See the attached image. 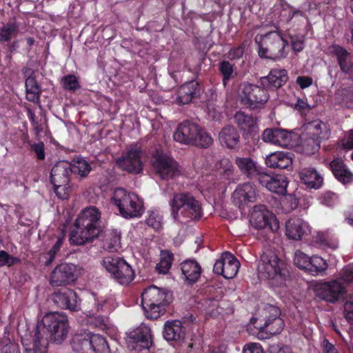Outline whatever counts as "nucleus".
I'll list each match as a JSON object with an SVG mask.
<instances>
[{
    "instance_id": "nucleus-55",
    "label": "nucleus",
    "mask_w": 353,
    "mask_h": 353,
    "mask_svg": "<svg viewBox=\"0 0 353 353\" xmlns=\"http://www.w3.org/2000/svg\"><path fill=\"white\" fill-rule=\"evenodd\" d=\"M63 238L59 237L57 239L55 244L53 245V247L49 250V252L47 254V260L45 262L46 265L48 266L53 262V261L55 259L56 254L59 251L60 248L63 244Z\"/></svg>"
},
{
    "instance_id": "nucleus-26",
    "label": "nucleus",
    "mask_w": 353,
    "mask_h": 353,
    "mask_svg": "<svg viewBox=\"0 0 353 353\" xmlns=\"http://www.w3.org/2000/svg\"><path fill=\"white\" fill-rule=\"evenodd\" d=\"M234 120L239 130L243 132V136L250 135L252 138H259L256 121L252 115L238 111L234 116Z\"/></svg>"
},
{
    "instance_id": "nucleus-18",
    "label": "nucleus",
    "mask_w": 353,
    "mask_h": 353,
    "mask_svg": "<svg viewBox=\"0 0 353 353\" xmlns=\"http://www.w3.org/2000/svg\"><path fill=\"white\" fill-rule=\"evenodd\" d=\"M318 296L327 302L335 303L343 299L346 293L344 283L340 279L321 283L317 289Z\"/></svg>"
},
{
    "instance_id": "nucleus-63",
    "label": "nucleus",
    "mask_w": 353,
    "mask_h": 353,
    "mask_svg": "<svg viewBox=\"0 0 353 353\" xmlns=\"http://www.w3.org/2000/svg\"><path fill=\"white\" fill-rule=\"evenodd\" d=\"M341 147L343 149H353V129L350 130L346 137L341 140Z\"/></svg>"
},
{
    "instance_id": "nucleus-62",
    "label": "nucleus",
    "mask_w": 353,
    "mask_h": 353,
    "mask_svg": "<svg viewBox=\"0 0 353 353\" xmlns=\"http://www.w3.org/2000/svg\"><path fill=\"white\" fill-rule=\"evenodd\" d=\"M279 162V169H286L292 163V159L288 153L281 152Z\"/></svg>"
},
{
    "instance_id": "nucleus-57",
    "label": "nucleus",
    "mask_w": 353,
    "mask_h": 353,
    "mask_svg": "<svg viewBox=\"0 0 353 353\" xmlns=\"http://www.w3.org/2000/svg\"><path fill=\"white\" fill-rule=\"evenodd\" d=\"M340 279L347 284H353V265H347L341 272Z\"/></svg>"
},
{
    "instance_id": "nucleus-14",
    "label": "nucleus",
    "mask_w": 353,
    "mask_h": 353,
    "mask_svg": "<svg viewBox=\"0 0 353 353\" xmlns=\"http://www.w3.org/2000/svg\"><path fill=\"white\" fill-rule=\"evenodd\" d=\"M171 302V294L154 285L145 289L141 294L143 309H146L147 307L151 308L164 307Z\"/></svg>"
},
{
    "instance_id": "nucleus-35",
    "label": "nucleus",
    "mask_w": 353,
    "mask_h": 353,
    "mask_svg": "<svg viewBox=\"0 0 353 353\" xmlns=\"http://www.w3.org/2000/svg\"><path fill=\"white\" fill-rule=\"evenodd\" d=\"M91 332L84 331L73 336L71 346L77 352L88 353L91 350Z\"/></svg>"
},
{
    "instance_id": "nucleus-23",
    "label": "nucleus",
    "mask_w": 353,
    "mask_h": 353,
    "mask_svg": "<svg viewBox=\"0 0 353 353\" xmlns=\"http://www.w3.org/2000/svg\"><path fill=\"white\" fill-rule=\"evenodd\" d=\"M201 93V86L197 81L186 82L179 88L175 102L178 105L188 104L192 99L199 97Z\"/></svg>"
},
{
    "instance_id": "nucleus-5",
    "label": "nucleus",
    "mask_w": 353,
    "mask_h": 353,
    "mask_svg": "<svg viewBox=\"0 0 353 353\" xmlns=\"http://www.w3.org/2000/svg\"><path fill=\"white\" fill-rule=\"evenodd\" d=\"M111 201L125 218L137 217L143 212V203L138 196L133 192H128L123 188H117L114 190Z\"/></svg>"
},
{
    "instance_id": "nucleus-7",
    "label": "nucleus",
    "mask_w": 353,
    "mask_h": 353,
    "mask_svg": "<svg viewBox=\"0 0 353 353\" xmlns=\"http://www.w3.org/2000/svg\"><path fill=\"white\" fill-rule=\"evenodd\" d=\"M239 96L241 103L252 110L263 108L270 97L265 88L248 82H243L239 85Z\"/></svg>"
},
{
    "instance_id": "nucleus-36",
    "label": "nucleus",
    "mask_w": 353,
    "mask_h": 353,
    "mask_svg": "<svg viewBox=\"0 0 353 353\" xmlns=\"http://www.w3.org/2000/svg\"><path fill=\"white\" fill-rule=\"evenodd\" d=\"M182 274L190 283L196 282L201 275V268L196 261L189 259L181 264Z\"/></svg>"
},
{
    "instance_id": "nucleus-38",
    "label": "nucleus",
    "mask_w": 353,
    "mask_h": 353,
    "mask_svg": "<svg viewBox=\"0 0 353 353\" xmlns=\"http://www.w3.org/2000/svg\"><path fill=\"white\" fill-rule=\"evenodd\" d=\"M25 85L27 100L33 103H39L40 101L41 88L38 85L35 77L30 75L26 79Z\"/></svg>"
},
{
    "instance_id": "nucleus-34",
    "label": "nucleus",
    "mask_w": 353,
    "mask_h": 353,
    "mask_svg": "<svg viewBox=\"0 0 353 353\" xmlns=\"http://www.w3.org/2000/svg\"><path fill=\"white\" fill-rule=\"evenodd\" d=\"M81 323L83 325L99 327L102 330H108L112 328V324L110 323L109 317L97 313L91 314L90 311H88V313H85V316L83 318Z\"/></svg>"
},
{
    "instance_id": "nucleus-39",
    "label": "nucleus",
    "mask_w": 353,
    "mask_h": 353,
    "mask_svg": "<svg viewBox=\"0 0 353 353\" xmlns=\"http://www.w3.org/2000/svg\"><path fill=\"white\" fill-rule=\"evenodd\" d=\"M321 141L313 136H309L305 132L301 138L299 148L301 152L306 154H312L318 152L321 147Z\"/></svg>"
},
{
    "instance_id": "nucleus-10",
    "label": "nucleus",
    "mask_w": 353,
    "mask_h": 353,
    "mask_svg": "<svg viewBox=\"0 0 353 353\" xmlns=\"http://www.w3.org/2000/svg\"><path fill=\"white\" fill-rule=\"evenodd\" d=\"M285 319L281 310H274V313L265 314L263 316H252L250 323L260 332L275 335L281 332L285 326Z\"/></svg>"
},
{
    "instance_id": "nucleus-15",
    "label": "nucleus",
    "mask_w": 353,
    "mask_h": 353,
    "mask_svg": "<svg viewBox=\"0 0 353 353\" xmlns=\"http://www.w3.org/2000/svg\"><path fill=\"white\" fill-rule=\"evenodd\" d=\"M142 152L137 145L131 146L126 149L117 161V165L122 170L132 174H139L143 170L141 162Z\"/></svg>"
},
{
    "instance_id": "nucleus-49",
    "label": "nucleus",
    "mask_w": 353,
    "mask_h": 353,
    "mask_svg": "<svg viewBox=\"0 0 353 353\" xmlns=\"http://www.w3.org/2000/svg\"><path fill=\"white\" fill-rule=\"evenodd\" d=\"M213 143V139L205 131L199 128V133L192 145L201 148H208Z\"/></svg>"
},
{
    "instance_id": "nucleus-33",
    "label": "nucleus",
    "mask_w": 353,
    "mask_h": 353,
    "mask_svg": "<svg viewBox=\"0 0 353 353\" xmlns=\"http://www.w3.org/2000/svg\"><path fill=\"white\" fill-rule=\"evenodd\" d=\"M299 176L307 188L319 189L323 184V177L314 168H304L299 171Z\"/></svg>"
},
{
    "instance_id": "nucleus-21",
    "label": "nucleus",
    "mask_w": 353,
    "mask_h": 353,
    "mask_svg": "<svg viewBox=\"0 0 353 353\" xmlns=\"http://www.w3.org/2000/svg\"><path fill=\"white\" fill-rule=\"evenodd\" d=\"M199 125L190 121H184L178 125L173 137L176 141L185 144H192L199 133Z\"/></svg>"
},
{
    "instance_id": "nucleus-59",
    "label": "nucleus",
    "mask_w": 353,
    "mask_h": 353,
    "mask_svg": "<svg viewBox=\"0 0 353 353\" xmlns=\"http://www.w3.org/2000/svg\"><path fill=\"white\" fill-rule=\"evenodd\" d=\"M281 155V152H274L268 155L265 159V164L270 168H279Z\"/></svg>"
},
{
    "instance_id": "nucleus-46",
    "label": "nucleus",
    "mask_w": 353,
    "mask_h": 353,
    "mask_svg": "<svg viewBox=\"0 0 353 353\" xmlns=\"http://www.w3.org/2000/svg\"><path fill=\"white\" fill-rule=\"evenodd\" d=\"M120 234L112 231L108 235L103 241V248L109 252L117 251L120 248Z\"/></svg>"
},
{
    "instance_id": "nucleus-51",
    "label": "nucleus",
    "mask_w": 353,
    "mask_h": 353,
    "mask_svg": "<svg viewBox=\"0 0 353 353\" xmlns=\"http://www.w3.org/2000/svg\"><path fill=\"white\" fill-rule=\"evenodd\" d=\"M216 168L221 174H223L226 176L232 175L234 171L232 163L228 158H223L221 159L216 164Z\"/></svg>"
},
{
    "instance_id": "nucleus-3",
    "label": "nucleus",
    "mask_w": 353,
    "mask_h": 353,
    "mask_svg": "<svg viewBox=\"0 0 353 353\" xmlns=\"http://www.w3.org/2000/svg\"><path fill=\"white\" fill-rule=\"evenodd\" d=\"M254 40L261 58L279 61L288 54V42L276 31L257 34Z\"/></svg>"
},
{
    "instance_id": "nucleus-48",
    "label": "nucleus",
    "mask_w": 353,
    "mask_h": 353,
    "mask_svg": "<svg viewBox=\"0 0 353 353\" xmlns=\"http://www.w3.org/2000/svg\"><path fill=\"white\" fill-rule=\"evenodd\" d=\"M47 339H44L39 328L37 329L32 339V353H47Z\"/></svg>"
},
{
    "instance_id": "nucleus-44",
    "label": "nucleus",
    "mask_w": 353,
    "mask_h": 353,
    "mask_svg": "<svg viewBox=\"0 0 353 353\" xmlns=\"http://www.w3.org/2000/svg\"><path fill=\"white\" fill-rule=\"evenodd\" d=\"M161 260L157 263L156 269L161 274H167L171 268L174 256L172 252L168 250H162L161 252Z\"/></svg>"
},
{
    "instance_id": "nucleus-58",
    "label": "nucleus",
    "mask_w": 353,
    "mask_h": 353,
    "mask_svg": "<svg viewBox=\"0 0 353 353\" xmlns=\"http://www.w3.org/2000/svg\"><path fill=\"white\" fill-rule=\"evenodd\" d=\"M344 103H353V87L343 88L336 92Z\"/></svg>"
},
{
    "instance_id": "nucleus-30",
    "label": "nucleus",
    "mask_w": 353,
    "mask_h": 353,
    "mask_svg": "<svg viewBox=\"0 0 353 353\" xmlns=\"http://www.w3.org/2000/svg\"><path fill=\"white\" fill-rule=\"evenodd\" d=\"M51 300L54 306L60 309H75L77 307V294L72 290L54 292Z\"/></svg>"
},
{
    "instance_id": "nucleus-6",
    "label": "nucleus",
    "mask_w": 353,
    "mask_h": 353,
    "mask_svg": "<svg viewBox=\"0 0 353 353\" xmlns=\"http://www.w3.org/2000/svg\"><path fill=\"white\" fill-rule=\"evenodd\" d=\"M41 323L48 331L49 339L56 343H61L66 339L69 324L65 314L50 310L42 318Z\"/></svg>"
},
{
    "instance_id": "nucleus-50",
    "label": "nucleus",
    "mask_w": 353,
    "mask_h": 353,
    "mask_svg": "<svg viewBox=\"0 0 353 353\" xmlns=\"http://www.w3.org/2000/svg\"><path fill=\"white\" fill-rule=\"evenodd\" d=\"M63 88L70 92H75L80 88V85L77 77L74 74H68L61 79Z\"/></svg>"
},
{
    "instance_id": "nucleus-28",
    "label": "nucleus",
    "mask_w": 353,
    "mask_h": 353,
    "mask_svg": "<svg viewBox=\"0 0 353 353\" xmlns=\"http://www.w3.org/2000/svg\"><path fill=\"white\" fill-rule=\"evenodd\" d=\"M240 139L241 137L239 131L232 125H227L223 127L219 132V141L222 145L228 149H238Z\"/></svg>"
},
{
    "instance_id": "nucleus-47",
    "label": "nucleus",
    "mask_w": 353,
    "mask_h": 353,
    "mask_svg": "<svg viewBox=\"0 0 353 353\" xmlns=\"http://www.w3.org/2000/svg\"><path fill=\"white\" fill-rule=\"evenodd\" d=\"M219 69L223 76V85L226 87L228 81L235 77L234 66L229 61H223L219 63Z\"/></svg>"
},
{
    "instance_id": "nucleus-2",
    "label": "nucleus",
    "mask_w": 353,
    "mask_h": 353,
    "mask_svg": "<svg viewBox=\"0 0 353 353\" xmlns=\"http://www.w3.org/2000/svg\"><path fill=\"white\" fill-rule=\"evenodd\" d=\"M170 205L172 217L181 223L199 220L203 214L200 202L189 192L174 194Z\"/></svg>"
},
{
    "instance_id": "nucleus-11",
    "label": "nucleus",
    "mask_w": 353,
    "mask_h": 353,
    "mask_svg": "<svg viewBox=\"0 0 353 353\" xmlns=\"http://www.w3.org/2000/svg\"><path fill=\"white\" fill-rule=\"evenodd\" d=\"M183 321L179 320L168 321L163 327V338L172 345H179L182 343L185 336V329L183 323H190L195 321V317L192 314H187L183 318Z\"/></svg>"
},
{
    "instance_id": "nucleus-16",
    "label": "nucleus",
    "mask_w": 353,
    "mask_h": 353,
    "mask_svg": "<svg viewBox=\"0 0 353 353\" xmlns=\"http://www.w3.org/2000/svg\"><path fill=\"white\" fill-rule=\"evenodd\" d=\"M77 266L73 263H61L52 272L50 283L54 287L71 285L76 279Z\"/></svg>"
},
{
    "instance_id": "nucleus-43",
    "label": "nucleus",
    "mask_w": 353,
    "mask_h": 353,
    "mask_svg": "<svg viewBox=\"0 0 353 353\" xmlns=\"http://www.w3.org/2000/svg\"><path fill=\"white\" fill-rule=\"evenodd\" d=\"M285 313L283 314V316H286V319H285L287 323L291 326V327L294 330H297L300 327H301L303 321V310H285Z\"/></svg>"
},
{
    "instance_id": "nucleus-9",
    "label": "nucleus",
    "mask_w": 353,
    "mask_h": 353,
    "mask_svg": "<svg viewBox=\"0 0 353 353\" xmlns=\"http://www.w3.org/2000/svg\"><path fill=\"white\" fill-rule=\"evenodd\" d=\"M70 173V163L68 161H59L51 170V183L56 194L61 199H67L71 192L69 185Z\"/></svg>"
},
{
    "instance_id": "nucleus-20",
    "label": "nucleus",
    "mask_w": 353,
    "mask_h": 353,
    "mask_svg": "<svg viewBox=\"0 0 353 353\" xmlns=\"http://www.w3.org/2000/svg\"><path fill=\"white\" fill-rule=\"evenodd\" d=\"M288 72L285 69H272L267 76L261 77L259 82L268 90H276L282 87L288 81Z\"/></svg>"
},
{
    "instance_id": "nucleus-37",
    "label": "nucleus",
    "mask_w": 353,
    "mask_h": 353,
    "mask_svg": "<svg viewBox=\"0 0 353 353\" xmlns=\"http://www.w3.org/2000/svg\"><path fill=\"white\" fill-rule=\"evenodd\" d=\"M330 166L335 177L343 183H347L353 181V174L342 161L334 160L330 163Z\"/></svg>"
},
{
    "instance_id": "nucleus-42",
    "label": "nucleus",
    "mask_w": 353,
    "mask_h": 353,
    "mask_svg": "<svg viewBox=\"0 0 353 353\" xmlns=\"http://www.w3.org/2000/svg\"><path fill=\"white\" fill-rule=\"evenodd\" d=\"M70 169L71 173H74L80 176V177H85L90 173L91 167L90 164L83 159H74L72 163H70Z\"/></svg>"
},
{
    "instance_id": "nucleus-60",
    "label": "nucleus",
    "mask_w": 353,
    "mask_h": 353,
    "mask_svg": "<svg viewBox=\"0 0 353 353\" xmlns=\"http://www.w3.org/2000/svg\"><path fill=\"white\" fill-rule=\"evenodd\" d=\"M30 148L31 150L35 153L38 159L43 160L45 159L44 144L43 142L33 143L30 145Z\"/></svg>"
},
{
    "instance_id": "nucleus-19",
    "label": "nucleus",
    "mask_w": 353,
    "mask_h": 353,
    "mask_svg": "<svg viewBox=\"0 0 353 353\" xmlns=\"http://www.w3.org/2000/svg\"><path fill=\"white\" fill-rule=\"evenodd\" d=\"M292 137L291 132L276 128L265 129L261 136L263 141L283 148L292 146Z\"/></svg>"
},
{
    "instance_id": "nucleus-12",
    "label": "nucleus",
    "mask_w": 353,
    "mask_h": 353,
    "mask_svg": "<svg viewBox=\"0 0 353 353\" xmlns=\"http://www.w3.org/2000/svg\"><path fill=\"white\" fill-rule=\"evenodd\" d=\"M153 168L162 180L173 179L181 174L178 163L172 157L157 154L154 157Z\"/></svg>"
},
{
    "instance_id": "nucleus-40",
    "label": "nucleus",
    "mask_w": 353,
    "mask_h": 353,
    "mask_svg": "<svg viewBox=\"0 0 353 353\" xmlns=\"http://www.w3.org/2000/svg\"><path fill=\"white\" fill-rule=\"evenodd\" d=\"M19 25L14 19L10 20L0 28V42H8L17 35Z\"/></svg>"
},
{
    "instance_id": "nucleus-45",
    "label": "nucleus",
    "mask_w": 353,
    "mask_h": 353,
    "mask_svg": "<svg viewBox=\"0 0 353 353\" xmlns=\"http://www.w3.org/2000/svg\"><path fill=\"white\" fill-rule=\"evenodd\" d=\"M327 268V264L322 257L312 256L310 257L307 272L312 275H317L319 272L325 271Z\"/></svg>"
},
{
    "instance_id": "nucleus-13",
    "label": "nucleus",
    "mask_w": 353,
    "mask_h": 353,
    "mask_svg": "<svg viewBox=\"0 0 353 353\" xmlns=\"http://www.w3.org/2000/svg\"><path fill=\"white\" fill-rule=\"evenodd\" d=\"M250 223L257 230L269 229L273 232L279 228L276 217L264 205H256L253 207Z\"/></svg>"
},
{
    "instance_id": "nucleus-29",
    "label": "nucleus",
    "mask_w": 353,
    "mask_h": 353,
    "mask_svg": "<svg viewBox=\"0 0 353 353\" xmlns=\"http://www.w3.org/2000/svg\"><path fill=\"white\" fill-rule=\"evenodd\" d=\"M332 52L336 57L341 71L349 75L350 78L353 80V62L350 53L344 48L337 45L332 46Z\"/></svg>"
},
{
    "instance_id": "nucleus-52",
    "label": "nucleus",
    "mask_w": 353,
    "mask_h": 353,
    "mask_svg": "<svg viewBox=\"0 0 353 353\" xmlns=\"http://www.w3.org/2000/svg\"><path fill=\"white\" fill-rule=\"evenodd\" d=\"M310 257L301 251H296L294 253V263L300 269L307 271Z\"/></svg>"
},
{
    "instance_id": "nucleus-53",
    "label": "nucleus",
    "mask_w": 353,
    "mask_h": 353,
    "mask_svg": "<svg viewBox=\"0 0 353 353\" xmlns=\"http://www.w3.org/2000/svg\"><path fill=\"white\" fill-rule=\"evenodd\" d=\"M316 241L321 245L335 249L338 247V243L332 241L331 237L327 233L319 232L316 236Z\"/></svg>"
},
{
    "instance_id": "nucleus-27",
    "label": "nucleus",
    "mask_w": 353,
    "mask_h": 353,
    "mask_svg": "<svg viewBox=\"0 0 353 353\" xmlns=\"http://www.w3.org/2000/svg\"><path fill=\"white\" fill-rule=\"evenodd\" d=\"M232 199L234 204L239 207L254 202L256 192L254 185L248 182L239 185L233 192Z\"/></svg>"
},
{
    "instance_id": "nucleus-24",
    "label": "nucleus",
    "mask_w": 353,
    "mask_h": 353,
    "mask_svg": "<svg viewBox=\"0 0 353 353\" xmlns=\"http://www.w3.org/2000/svg\"><path fill=\"white\" fill-rule=\"evenodd\" d=\"M128 337L130 341L136 345L134 348L138 347V350L149 349L152 343L151 330L144 325L130 331Z\"/></svg>"
},
{
    "instance_id": "nucleus-22",
    "label": "nucleus",
    "mask_w": 353,
    "mask_h": 353,
    "mask_svg": "<svg viewBox=\"0 0 353 353\" xmlns=\"http://www.w3.org/2000/svg\"><path fill=\"white\" fill-rule=\"evenodd\" d=\"M259 182L268 190L279 194H285L287 192L288 181L283 175L271 176L264 172L260 176Z\"/></svg>"
},
{
    "instance_id": "nucleus-25",
    "label": "nucleus",
    "mask_w": 353,
    "mask_h": 353,
    "mask_svg": "<svg viewBox=\"0 0 353 353\" xmlns=\"http://www.w3.org/2000/svg\"><path fill=\"white\" fill-rule=\"evenodd\" d=\"M234 163L242 174L249 179H257L263 174L261 168L251 157H236Z\"/></svg>"
},
{
    "instance_id": "nucleus-54",
    "label": "nucleus",
    "mask_w": 353,
    "mask_h": 353,
    "mask_svg": "<svg viewBox=\"0 0 353 353\" xmlns=\"http://www.w3.org/2000/svg\"><path fill=\"white\" fill-rule=\"evenodd\" d=\"M161 216H160L158 212L154 211L149 212L148 216L145 220V223L148 226L157 230L161 228Z\"/></svg>"
},
{
    "instance_id": "nucleus-1",
    "label": "nucleus",
    "mask_w": 353,
    "mask_h": 353,
    "mask_svg": "<svg viewBox=\"0 0 353 353\" xmlns=\"http://www.w3.org/2000/svg\"><path fill=\"white\" fill-rule=\"evenodd\" d=\"M101 212L94 207L85 208L75 221V229L71 231L70 243L81 245L92 242L101 233L99 226Z\"/></svg>"
},
{
    "instance_id": "nucleus-8",
    "label": "nucleus",
    "mask_w": 353,
    "mask_h": 353,
    "mask_svg": "<svg viewBox=\"0 0 353 353\" xmlns=\"http://www.w3.org/2000/svg\"><path fill=\"white\" fill-rule=\"evenodd\" d=\"M101 263L112 278L121 285H128L134 278L132 268L122 258L109 255L103 258Z\"/></svg>"
},
{
    "instance_id": "nucleus-64",
    "label": "nucleus",
    "mask_w": 353,
    "mask_h": 353,
    "mask_svg": "<svg viewBox=\"0 0 353 353\" xmlns=\"http://www.w3.org/2000/svg\"><path fill=\"white\" fill-rule=\"evenodd\" d=\"M312 79L307 76H299L296 79V83L301 89H305L312 84Z\"/></svg>"
},
{
    "instance_id": "nucleus-17",
    "label": "nucleus",
    "mask_w": 353,
    "mask_h": 353,
    "mask_svg": "<svg viewBox=\"0 0 353 353\" xmlns=\"http://www.w3.org/2000/svg\"><path fill=\"white\" fill-rule=\"evenodd\" d=\"M240 262L230 252H225L215 262L213 271L215 274L222 275L227 279H233L237 274Z\"/></svg>"
},
{
    "instance_id": "nucleus-4",
    "label": "nucleus",
    "mask_w": 353,
    "mask_h": 353,
    "mask_svg": "<svg viewBox=\"0 0 353 353\" xmlns=\"http://www.w3.org/2000/svg\"><path fill=\"white\" fill-rule=\"evenodd\" d=\"M259 276L275 281L277 285H283L288 276L285 263L272 251L263 252L257 265Z\"/></svg>"
},
{
    "instance_id": "nucleus-41",
    "label": "nucleus",
    "mask_w": 353,
    "mask_h": 353,
    "mask_svg": "<svg viewBox=\"0 0 353 353\" xmlns=\"http://www.w3.org/2000/svg\"><path fill=\"white\" fill-rule=\"evenodd\" d=\"M91 350L94 353H110V347L105 337L91 333Z\"/></svg>"
},
{
    "instance_id": "nucleus-61",
    "label": "nucleus",
    "mask_w": 353,
    "mask_h": 353,
    "mask_svg": "<svg viewBox=\"0 0 353 353\" xmlns=\"http://www.w3.org/2000/svg\"><path fill=\"white\" fill-rule=\"evenodd\" d=\"M243 353H264V351L261 344L250 343L244 346Z\"/></svg>"
},
{
    "instance_id": "nucleus-56",
    "label": "nucleus",
    "mask_w": 353,
    "mask_h": 353,
    "mask_svg": "<svg viewBox=\"0 0 353 353\" xmlns=\"http://www.w3.org/2000/svg\"><path fill=\"white\" fill-rule=\"evenodd\" d=\"M19 261L17 257H14L4 250H0V267L4 265H12Z\"/></svg>"
},
{
    "instance_id": "nucleus-31",
    "label": "nucleus",
    "mask_w": 353,
    "mask_h": 353,
    "mask_svg": "<svg viewBox=\"0 0 353 353\" xmlns=\"http://www.w3.org/2000/svg\"><path fill=\"white\" fill-rule=\"evenodd\" d=\"M304 128L307 135L318 138L321 141H326L330 137L331 131L328 125L319 119L306 123Z\"/></svg>"
},
{
    "instance_id": "nucleus-32",
    "label": "nucleus",
    "mask_w": 353,
    "mask_h": 353,
    "mask_svg": "<svg viewBox=\"0 0 353 353\" xmlns=\"http://www.w3.org/2000/svg\"><path fill=\"white\" fill-rule=\"evenodd\" d=\"M307 228V224L303 219L291 218L286 223V235L293 240H300Z\"/></svg>"
}]
</instances>
